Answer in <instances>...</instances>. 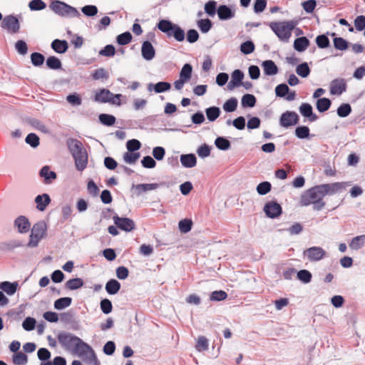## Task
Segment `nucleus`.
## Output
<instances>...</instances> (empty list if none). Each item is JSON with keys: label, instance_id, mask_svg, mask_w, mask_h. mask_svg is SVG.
<instances>
[{"label": "nucleus", "instance_id": "nucleus-10", "mask_svg": "<svg viewBox=\"0 0 365 365\" xmlns=\"http://www.w3.org/2000/svg\"><path fill=\"white\" fill-rule=\"evenodd\" d=\"M263 210L267 217L271 219L278 217L282 212L281 205L276 201H269L265 203Z\"/></svg>", "mask_w": 365, "mask_h": 365}, {"label": "nucleus", "instance_id": "nucleus-45", "mask_svg": "<svg viewBox=\"0 0 365 365\" xmlns=\"http://www.w3.org/2000/svg\"><path fill=\"white\" fill-rule=\"evenodd\" d=\"M295 135L299 139L309 138L310 135V130L306 125H299L295 129Z\"/></svg>", "mask_w": 365, "mask_h": 365}, {"label": "nucleus", "instance_id": "nucleus-18", "mask_svg": "<svg viewBox=\"0 0 365 365\" xmlns=\"http://www.w3.org/2000/svg\"><path fill=\"white\" fill-rule=\"evenodd\" d=\"M299 110L301 115L307 118L311 122L316 121L318 119V116L313 113L312 106L308 103H302Z\"/></svg>", "mask_w": 365, "mask_h": 365}, {"label": "nucleus", "instance_id": "nucleus-64", "mask_svg": "<svg viewBox=\"0 0 365 365\" xmlns=\"http://www.w3.org/2000/svg\"><path fill=\"white\" fill-rule=\"evenodd\" d=\"M100 307L103 313L108 314L113 309L112 302L108 299H103L100 302Z\"/></svg>", "mask_w": 365, "mask_h": 365}, {"label": "nucleus", "instance_id": "nucleus-3", "mask_svg": "<svg viewBox=\"0 0 365 365\" xmlns=\"http://www.w3.org/2000/svg\"><path fill=\"white\" fill-rule=\"evenodd\" d=\"M158 29L165 34L168 38L173 37L177 41L185 40V31L178 24L168 19L160 20L157 24Z\"/></svg>", "mask_w": 365, "mask_h": 365}, {"label": "nucleus", "instance_id": "nucleus-5", "mask_svg": "<svg viewBox=\"0 0 365 365\" xmlns=\"http://www.w3.org/2000/svg\"><path fill=\"white\" fill-rule=\"evenodd\" d=\"M49 6L55 14L62 17L71 19L81 16L75 7L59 0H53Z\"/></svg>", "mask_w": 365, "mask_h": 365}, {"label": "nucleus", "instance_id": "nucleus-47", "mask_svg": "<svg viewBox=\"0 0 365 365\" xmlns=\"http://www.w3.org/2000/svg\"><path fill=\"white\" fill-rule=\"evenodd\" d=\"M272 190V185L268 181H264L259 183L256 187L257 193L260 195H267Z\"/></svg>", "mask_w": 365, "mask_h": 365}, {"label": "nucleus", "instance_id": "nucleus-20", "mask_svg": "<svg viewBox=\"0 0 365 365\" xmlns=\"http://www.w3.org/2000/svg\"><path fill=\"white\" fill-rule=\"evenodd\" d=\"M142 56L146 61H151L155 55V50L149 41H145L141 47Z\"/></svg>", "mask_w": 365, "mask_h": 365}, {"label": "nucleus", "instance_id": "nucleus-32", "mask_svg": "<svg viewBox=\"0 0 365 365\" xmlns=\"http://www.w3.org/2000/svg\"><path fill=\"white\" fill-rule=\"evenodd\" d=\"M331 101L327 98H319L316 103L317 109L320 113H324L329 109Z\"/></svg>", "mask_w": 365, "mask_h": 365}, {"label": "nucleus", "instance_id": "nucleus-62", "mask_svg": "<svg viewBox=\"0 0 365 365\" xmlns=\"http://www.w3.org/2000/svg\"><path fill=\"white\" fill-rule=\"evenodd\" d=\"M115 53V48L113 45L108 44L99 51V55L106 57H113Z\"/></svg>", "mask_w": 365, "mask_h": 365}, {"label": "nucleus", "instance_id": "nucleus-59", "mask_svg": "<svg viewBox=\"0 0 365 365\" xmlns=\"http://www.w3.org/2000/svg\"><path fill=\"white\" fill-rule=\"evenodd\" d=\"M192 222L191 220L184 219L179 222L178 228L182 233H187L191 230Z\"/></svg>", "mask_w": 365, "mask_h": 365}, {"label": "nucleus", "instance_id": "nucleus-49", "mask_svg": "<svg viewBox=\"0 0 365 365\" xmlns=\"http://www.w3.org/2000/svg\"><path fill=\"white\" fill-rule=\"evenodd\" d=\"M296 73L302 78H307L310 73V68L307 62L299 64L296 68Z\"/></svg>", "mask_w": 365, "mask_h": 365}, {"label": "nucleus", "instance_id": "nucleus-28", "mask_svg": "<svg viewBox=\"0 0 365 365\" xmlns=\"http://www.w3.org/2000/svg\"><path fill=\"white\" fill-rule=\"evenodd\" d=\"M46 231V225L45 222L41 220L33 225L31 233L38 238H43Z\"/></svg>", "mask_w": 365, "mask_h": 365}, {"label": "nucleus", "instance_id": "nucleus-43", "mask_svg": "<svg viewBox=\"0 0 365 365\" xmlns=\"http://www.w3.org/2000/svg\"><path fill=\"white\" fill-rule=\"evenodd\" d=\"M197 25L202 33L206 34L211 29L212 23L210 19H204L198 20Z\"/></svg>", "mask_w": 365, "mask_h": 365}, {"label": "nucleus", "instance_id": "nucleus-58", "mask_svg": "<svg viewBox=\"0 0 365 365\" xmlns=\"http://www.w3.org/2000/svg\"><path fill=\"white\" fill-rule=\"evenodd\" d=\"M81 11L85 16L93 17L98 14V9L95 5H86L81 8Z\"/></svg>", "mask_w": 365, "mask_h": 365}, {"label": "nucleus", "instance_id": "nucleus-41", "mask_svg": "<svg viewBox=\"0 0 365 365\" xmlns=\"http://www.w3.org/2000/svg\"><path fill=\"white\" fill-rule=\"evenodd\" d=\"M29 124L36 130L42 132L43 133H50L49 128L46 127L41 121L36 118L30 119Z\"/></svg>", "mask_w": 365, "mask_h": 365}, {"label": "nucleus", "instance_id": "nucleus-48", "mask_svg": "<svg viewBox=\"0 0 365 365\" xmlns=\"http://www.w3.org/2000/svg\"><path fill=\"white\" fill-rule=\"evenodd\" d=\"M12 361L15 365H26L28 362V357L26 354L20 351L13 355Z\"/></svg>", "mask_w": 365, "mask_h": 365}, {"label": "nucleus", "instance_id": "nucleus-36", "mask_svg": "<svg viewBox=\"0 0 365 365\" xmlns=\"http://www.w3.org/2000/svg\"><path fill=\"white\" fill-rule=\"evenodd\" d=\"M46 64L48 68L52 70L61 69L62 67V63L60 59L53 56L47 58Z\"/></svg>", "mask_w": 365, "mask_h": 365}, {"label": "nucleus", "instance_id": "nucleus-23", "mask_svg": "<svg viewBox=\"0 0 365 365\" xmlns=\"http://www.w3.org/2000/svg\"><path fill=\"white\" fill-rule=\"evenodd\" d=\"M24 246L22 241L19 240H10L9 241L0 242V251H12L17 247Z\"/></svg>", "mask_w": 365, "mask_h": 365}, {"label": "nucleus", "instance_id": "nucleus-38", "mask_svg": "<svg viewBox=\"0 0 365 365\" xmlns=\"http://www.w3.org/2000/svg\"><path fill=\"white\" fill-rule=\"evenodd\" d=\"M192 73V66L190 63H185L183 65L180 72V78L182 80L188 82L191 78Z\"/></svg>", "mask_w": 365, "mask_h": 365}, {"label": "nucleus", "instance_id": "nucleus-39", "mask_svg": "<svg viewBox=\"0 0 365 365\" xmlns=\"http://www.w3.org/2000/svg\"><path fill=\"white\" fill-rule=\"evenodd\" d=\"M365 245V235H359L354 237L350 244L349 247L352 250H359L361 248Z\"/></svg>", "mask_w": 365, "mask_h": 365}, {"label": "nucleus", "instance_id": "nucleus-16", "mask_svg": "<svg viewBox=\"0 0 365 365\" xmlns=\"http://www.w3.org/2000/svg\"><path fill=\"white\" fill-rule=\"evenodd\" d=\"M346 84L343 78H336L333 80L330 84V93L332 95H341L346 91Z\"/></svg>", "mask_w": 365, "mask_h": 365}, {"label": "nucleus", "instance_id": "nucleus-27", "mask_svg": "<svg viewBox=\"0 0 365 365\" xmlns=\"http://www.w3.org/2000/svg\"><path fill=\"white\" fill-rule=\"evenodd\" d=\"M51 46L58 53H64L68 48V42L66 40L55 39L52 41Z\"/></svg>", "mask_w": 365, "mask_h": 365}, {"label": "nucleus", "instance_id": "nucleus-61", "mask_svg": "<svg viewBox=\"0 0 365 365\" xmlns=\"http://www.w3.org/2000/svg\"><path fill=\"white\" fill-rule=\"evenodd\" d=\"M29 7L31 11H41L46 7V4L42 0H31Z\"/></svg>", "mask_w": 365, "mask_h": 365}, {"label": "nucleus", "instance_id": "nucleus-22", "mask_svg": "<svg viewBox=\"0 0 365 365\" xmlns=\"http://www.w3.org/2000/svg\"><path fill=\"white\" fill-rule=\"evenodd\" d=\"M171 88V84L165 81H160L157 83H149L148 85V91H154L156 93H161L169 91Z\"/></svg>", "mask_w": 365, "mask_h": 365}, {"label": "nucleus", "instance_id": "nucleus-33", "mask_svg": "<svg viewBox=\"0 0 365 365\" xmlns=\"http://www.w3.org/2000/svg\"><path fill=\"white\" fill-rule=\"evenodd\" d=\"M83 284V280L81 278L76 277L68 280L65 284V287L68 289L76 290L82 287Z\"/></svg>", "mask_w": 365, "mask_h": 365}, {"label": "nucleus", "instance_id": "nucleus-26", "mask_svg": "<svg viewBox=\"0 0 365 365\" xmlns=\"http://www.w3.org/2000/svg\"><path fill=\"white\" fill-rule=\"evenodd\" d=\"M180 162L183 167L192 168L196 165L197 158L195 154H182L180 155Z\"/></svg>", "mask_w": 365, "mask_h": 365}, {"label": "nucleus", "instance_id": "nucleus-55", "mask_svg": "<svg viewBox=\"0 0 365 365\" xmlns=\"http://www.w3.org/2000/svg\"><path fill=\"white\" fill-rule=\"evenodd\" d=\"M25 142L29 144L31 148H36L39 145L40 139L35 133H29L25 138Z\"/></svg>", "mask_w": 365, "mask_h": 365}, {"label": "nucleus", "instance_id": "nucleus-11", "mask_svg": "<svg viewBox=\"0 0 365 365\" xmlns=\"http://www.w3.org/2000/svg\"><path fill=\"white\" fill-rule=\"evenodd\" d=\"M299 115L294 111H286L282 114L279 120L280 125L284 128H289L299 123Z\"/></svg>", "mask_w": 365, "mask_h": 365}, {"label": "nucleus", "instance_id": "nucleus-4", "mask_svg": "<svg viewBox=\"0 0 365 365\" xmlns=\"http://www.w3.org/2000/svg\"><path fill=\"white\" fill-rule=\"evenodd\" d=\"M297 24L295 21L271 22L269 27L280 41L287 42Z\"/></svg>", "mask_w": 365, "mask_h": 365}, {"label": "nucleus", "instance_id": "nucleus-8", "mask_svg": "<svg viewBox=\"0 0 365 365\" xmlns=\"http://www.w3.org/2000/svg\"><path fill=\"white\" fill-rule=\"evenodd\" d=\"M2 29H6L9 32L16 34L19 32L20 24L18 18L14 15L6 16L1 24Z\"/></svg>", "mask_w": 365, "mask_h": 365}, {"label": "nucleus", "instance_id": "nucleus-14", "mask_svg": "<svg viewBox=\"0 0 365 365\" xmlns=\"http://www.w3.org/2000/svg\"><path fill=\"white\" fill-rule=\"evenodd\" d=\"M79 347L80 348H78L77 349V351H76L75 355H77L78 357L82 358V357L87 356V354L88 353H91L92 355L94 364H99L98 360L96 356V354H95L93 349L91 348V346L89 344H88L85 341H83Z\"/></svg>", "mask_w": 365, "mask_h": 365}, {"label": "nucleus", "instance_id": "nucleus-35", "mask_svg": "<svg viewBox=\"0 0 365 365\" xmlns=\"http://www.w3.org/2000/svg\"><path fill=\"white\" fill-rule=\"evenodd\" d=\"M333 44L336 50L343 51L349 48V42L342 37H334Z\"/></svg>", "mask_w": 365, "mask_h": 365}, {"label": "nucleus", "instance_id": "nucleus-1", "mask_svg": "<svg viewBox=\"0 0 365 365\" xmlns=\"http://www.w3.org/2000/svg\"><path fill=\"white\" fill-rule=\"evenodd\" d=\"M67 146L74 159L76 170H85L88 165V153L83 143L78 139L69 138L67 140Z\"/></svg>", "mask_w": 365, "mask_h": 365}, {"label": "nucleus", "instance_id": "nucleus-53", "mask_svg": "<svg viewBox=\"0 0 365 365\" xmlns=\"http://www.w3.org/2000/svg\"><path fill=\"white\" fill-rule=\"evenodd\" d=\"M31 61L33 66L38 67L43 65L45 57L41 53L34 52L31 54Z\"/></svg>", "mask_w": 365, "mask_h": 365}, {"label": "nucleus", "instance_id": "nucleus-30", "mask_svg": "<svg viewBox=\"0 0 365 365\" xmlns=\"http://www.w3.org/2000/svg\"><path fill=\"white\" fill-rule=\"evenodd\" d=\"M309 40L305 37L302 36L297 38L294 41V48L298 52L304 51L309 46Z\"/></svg>", "mask_w": 365, "mask_h": 365}, {"label": "nucleus", "instance_id": "nucleus-21", "mask_svg": "<svg viewBox=\"0 0 365 365\" xmlns=\"http://www.w3.org/2000/svg\"><path fill=\"white\" fill-rule=\"evenodd\" d=\"M19 289V284L16 281L12 282L4 281L0 283V289L9 296L14 295Z\"/></svg>", "mask_w": 365, "mask_h": 365}, {"label": "nucleus", "instance_id": "nucleus-13", "mask_svg": "<svg viewBox=\"0 0 365 365\" xmlns=\"http://www.w3.org/2000/svg\"><path fill=\"white\" fill-rule=\"evenodd\" d=\"M76 336L68 332H62L58 334V340L61 345L67 351L71 349L73 345L75 344Z\"/></svg>", "mask_w": 365, "mask_h": 365}, {"label": "nucleus", "instance_id": "nucleus-34", "mask_svg": "<svg viewBox=\"0 0 365 365\" xmlns=\"http://www.w3.org/2000/svg\"><path fill=\"white\" fill-rule=\"evenodd\" d=\"M72 299L71 297H61L54 302V308L57 310H62L71 304Z\"/></svg>", "mask_w": 365, "mask_h": 365}, {"label": "nucleus", "instance_id": "nucleus-29", "mask_svg": "<svg viewBox=\"0 0 365 365\" xmlns=\"http://www.w3.org/2000/svg\"><path fill=\"white\" fill-rule=\"evenodd\" d=\"M120 283L115 279H111L108 280L105 286L106 291L108 294L110 295H114L117 294L120 289Z\"/></svg>", "mask_w": 365, "mask_h": 365}, {"label": "nucleus", "instance_id": "nucleus-60", "mask_svg": "<svg viewBox=\"0 0 365 365\" xmlns=\"http://www.w3.org/2000/svg\"><path fill=\"white\" fill-rule=\"evenodd\" d=\"M289 91L290 89L286 83H280L275 88V94L277 97L284 98Z\"/></svg>", "mask_w": 365, "mask_h": 365}, {"label": "nucleus", "instance_id": "nucleus-46", "mask_svg": "<svg viewBox=\"0 0 365 365\" xmlns=\"http://www.w3.org/2000/svg\"><path fill=\"white\" fill-rule=\"evenodd\" d=\"M99 121L104 125L111 126L115 123V118L113 115L102 113L98 116Z\"/></svg>", "mask_w": 365, "mask_h": 365}, {"label": "nucleus", "instance_id": "nucleus-12", "mask_svg": "<svg viewBox=\"0 0 365 365\" xmlns=\"http://www.w3.org/2000/svg\"><path fill=\"white\" fill-rule=\"evenodd\" d=\"M326 255V252L320 247H312L304 251V256L311 262H317L322 259Z\"/></svg>", "mask_w": 365, "mask_h": 365}, {"label": "nucleus", "instance_id": "nucleus-7", "mask_svg": "<svg viewBox=\"0 0 365 365\" xmlns=\"http://www.w3.org/2000/svg\"><path fill=\"white\" fill-rule=\"evenodd\" d=\"M324 196L333 195L340 192L351 185L350 182H336L333 183H327L320 185Z\"/></svg>", "mask_w": 365, "mask_h": 365}, {"label": "nucleus", "instance_id": "nucleus-25", "mask_svg": "<svg viewBox=\"0 0 365 365\" xmlns=\"http://www.w3.org/2000/svg\"><path fill=\"white\" fill-rule=\"evenodd\" d=\"M35 202L36 203V208L39 211H43L51 202L50 196L46 193L38 195L35 198Z\"/></svg>", "mask_w": 365, "mask_h": 365}, {"label": "nucleus", "instance_id": "nucleus-51", "mask_svg": "<svg viewBox=\"0 0 365 365\" xmlns=\"http://www.w3.org/2000/svg\"><path fill=\"white\" fill-rule=\"evenodd\" d=\"M131 40L132 34L129 31L122 33L116 37V42L120 46L128 44Z\"/></svg>", "mask_w": 365, "mask_h": 365}, {"label": "nucleus", "instance_id": "nucleus-15", "mask_svg": "<svg viewBox=\"0 0 365 365\" xmlns=\"http://www.w3.org/2000/svg\"><path fill=\"white\" fill-rule=\"evenodd\" d=\"M218 18L222 21H227L235 17V10L227 5H220L217 9Z\"/></svg>", "mask_w": 365, "mask_h": 365}, {"label": "nucleus", "instance_id": "nucleus-50", "mask_svg": "<svg viewBox=\"0 0 365 365\" xmlns=\"http://www.w3.org/2000/svg\"><path fill=\"white\" fill-rule=\"evenodd\" d=\"M351 113V107L349 103L341 104L337 110L336 113L340 118H346Z\"/></svg>", "mask_w": 365, "mask_h": 365}, {"label": "nucleus", "instance_id": "nucleus-17", "mask_svg": "<svg viewBox=\"0 0 365 365\" xmlns=\"http://www.w3.org/2000/svg\"><path fill=\"white\" fill-rule=\"evenodd\" d=\"M39 176L43 178V182L46 185L51 184L57 178L56 173L51 170L48 165H45L41 168Z\"/></svg>", "mask_w": 365, "mask_h": 365}, {"label": "nucleus", "instance_id": "nucleus-40", "mask_svg": "<svg viewBox=\"0 0 365 365\" xmlns=\"http://www.w3.org/2000/svg\"><path fill=\"white\" fill-rule=\"evenodd\" d=\"M238 101L236 98H230L223 104V110L227 113L234 112L237 107Z\"/></svg>", "mask_w": 365, "mask_h": 365}, {"label": "nucleus", "instance_id": "nucleus-24", "mask_svg": "<svg viewBox=\"0 0 365 365\" xmlns=\"http://www.w3.org/2000/svg\"><path fill=\"white\" fill-rule=\"evenodd\" d=\"M264 73L267 76H274L279 72L278 67L272 60H266L262 63Z\"/></svg>", "mask_w": 365, "mask_h": 365}, {"label": "nucleus", "instance_id": "nucleus-37", "mask_svg": "<svg viewBox=\"0 0 365 365\" xmlns=\"http://www.w3.org/2000/svg\"><path fill=\"white\" fill-rule=\"evenodd\" d=\"M215 146L220 150H227L230 148V142L225 137H217L215 140Z\"/></svg>", "mask_w": 365, "mask_h": 365}, {"label": "nucleus", "instance_id": "nucleus-2", "mask_svg": "<svg viewBox=\"0 0 365 365\" xmlns=\"http://www.w3.org/2000/svg\"><path fill=\"white\" fill-rule=\"evenodd\" d=\"M324 197V195L321 185H315L302 194L300 205L306 207L313 205V210L319 211L325 206V202L323 200Z\"/></svg>", "mask_w": 365, "mask_h": 365}, {"label": "nucleus", "instance_id": "nucleus-19", "mask_svg": "<svg viewBox=\"0 0 365 365\" xmlns=\"http://www.w3.org/2000/svg\"><path fill=\"white\" fill-rule=\"evenodd\" d=\"M14 227L17 228L19 233L24 234L29 231L31 224L28 218L21 215L14 220Z\"/></svg>", "mask_w": 365, "mask_h": 365}, {"label": "nucleus", "instance_id": "nucleus-63", "mask_svg": "<svg viewBox=\"0 0 365 365\" xmlns=\"http://www.w3.org/2000/svg\"><path fill=\"white\" fill-rule=\"evenodd\" d=\"M66 101L73 106H78L82 103V99L77 93H73L67 96Z\"/></svg>", "mask_w": 365, "mask_h": 365}, {"label": "nucleus", "instance_id": "nucleus-57", "mask_svg": "<svg viewBox=\"0 0 365 365\" xmlns=\"http://www.w3.org/2000/svg\"><path fill=\"white\" fill-rule=\"evenodd\" d=\"M140 153L126 152L123 154V160L128 164H134L140 158Z\"/></svg>", "mask_w": 365, "mask_h": 365}, {"label": "nucleus", "instance_id": "nucleus-6", "mask_svg": "<svg viewBox=\"0 0 365 365\" xmlns=\"http://www.w3.org/2000/svg\"><path fill=\"white\" fill-rule=\"evenodd\" d=\"M121 96V94H113L109 90L102 88L96 93L95 101L101 103H110L119 106L120 103L119 101H115V98L119 100Z\"/></svg>", "mask_w": 365, "mask_h": 365}, {"label": "nucleus", "instance_id": "nucleus-42", "mask_svg": "<svg viewBox=\"0 0 365 365\" xmlns=\"http://www.w3.org/2000/svg\"><path fill=\"white\" fill-rule=\"evenodd\" d=\"M329 33L327 34H320L316 38V43L319 48H327L330 46V41L327 36Z\"/></svg>", "mask_w": 365, "mask_h": 365}, {"label": "nucleus", "instance_id": "nucleus-9", "mask_svg": "<svg viewBox=\"0 0 365 365\" xmlns=\"http://www.w3.org/2000/svg\"><path fill=\"white\" fill-rule=\"evenodd\" d=\"M115 225L125 232H131L135 228L134 221L128 217H122L118 215H114L113 217Z\"/></svg>", "mask_w": 365, "mask_h": 365}, {"label": "nucleus", "instance_id": "nucleus-31", "mask_svg": "<svg viewBox=\"0 0 365 365\" xmlns=\"http://www.w3.org/2000/svg\"><path fill=\"white\" fill-rule=\"evenodd\" d=\"M205 112L207 120L210 122L216 120L221 114L220 108L215 106L207 108Z\"/></svg>", "mask_w": 365, "mask_h": 365}, {"label": "nucleus", "instance_id": "nucleus-56", "mask_svg": "<svg viewBox=\"0 0 365 365\" xmlns=\"http://www.w3.org/2000/svg\"><path fill=\"white\" fill-rule=\"evenodd\" d=\"M255 44L252 41H246L240 45V51L245 55L252 53L255 51Z\"/></svg>", "mask_w": 365, "mask_h": 365}, {"label": "nucleus", "instance_id": "nucleus-54", "mask_svg": "<svg viewBox=\"0 0 365 365\" xmlns=\"http://www.w3.org/2000/svg\"><path fill=\"white\" fill-rule=\"evenodd\" d=\"M158 187V184L157 183H143L138 184L135 185V189L138 190V193L145 192L147 191L155 190Z\"/></svg>", "mask_w": 365, "mask_h": 365}, {"label": "nucleus", "instance_id": "nucleus-44", "mask_svg": "<svg viewBox=\"0 0 365 365\" xmlns=\"http://www.w3.org/2000/svg\"><path fill=\"white\" fill-rule=\"evenodd\" d=\"M241 103L243 108H252L256 104V98L252 94H245L242 98Z\"/></svg>", "mask_w": 365, "mask_h": 365}, {"label": "nucleus", "instance_id": "nucleus-52", "mask_svg": "<svg viewBox=\"0 0 365 365\" xmlns=\"http://www.w3.org/2000/svg\"><path fill=\"white\" fill-rule=\"evenodd\" d=\"M297 279L304 284H307L312 280V273L307 269H301L297 273Z\"/></svg>", "mask_w": 365, "mask_h": 365}]
</instances>
